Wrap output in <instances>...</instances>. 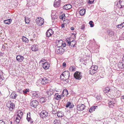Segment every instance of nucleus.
<instances>
[{
    "instance_id": "obj_1",
    "label": "nucleus",
    "mask_w": 124,
    "mask_h": 124,
    "mask_svg": "<svg viewBox=\"0 0 124 124\" xmlns=\"http://www.w3.org/2000/svg\"><path fill=\"white\" fill-rule=\"evenodd\" d=\"M40 80L41 84L45 85L47 83H49L50 81V79L48 78V77H46L40 78Z\"/></svg>"
},
{
    "instance_id": "obj_2",
    "label": "nucleus",
    "mask_w": 124,
    "mask_h": 124,
    "mask_svg": "<svg viewBox=\"0 0 124 124\" xmlns=\"http://www.w3.org/2000/svg\"><path fill=\"white\" fill-rule=\"evenodd\" d=\"M6 106L7 107L9 108L10 110H12L15 107L14 104L11 101H8L7 102Z\"/></svg>"
},
{
    "instance_id": "obj_3",
    "label": "nucleus",
    "mask_w": 124,
    "mask_h": 124,
    "mask_svg": "<svg viewBox=\"0 0 124 124\" xmlns=\"http://www.w3.org/2000/svg\"><path fill=\"white\" fill-rule=\"evenodd\" d=\"M37 24L39 26H41L44 23V19L41 17H38L36 20Z\"/></svg>"
},
{
    "instance_id": "obj_4",
    "label": "nucleus",
    "mask_w": 124,
    "mask_h": 124,
    "mask_svg": "<svg viewBox=\"0 0 124 124\" xmlns=\"http://www.w3.org/2000/svg\"><path fill=\"white\" fill-rule=\"evenodd\" d=\"M63 75L65 79H66V82L68 83L69 82L68 80L70 77V73L68 71H65L62 74V75Z\"/></svg>"
},
{
    "instance_id": "obj_5",
    "label": "nucleus",
    "mask_w": 124,
    "mask_h": 124,
    "mask_svg": "<svg viewBox=\"0 0 124 124\" xmlns=\"http://www.w3.org/2000/svg\"><path fill=\"white\" fill-rule=\"evenodd\" d=\"M74 77L76 79L80 80L82 78V75L81 72L79 71H76L74 74Z\"/></svg>"
},
{
    "instance_id": "obj_6",
    "label": "nucleus",
    "mask_w": 124,
    "mask_h": 124,
    "mask_svg": "<svg viewBox=\"0 0 124 124\" xmlns=\"http://www.w3.org/2000/svg\"><path fill=\"white\" fill-rule=\"evenodd\" d=\"M40 117L44 119L48 116V114L47 112L45 110H43L40 113Z\"/></svg>"
},
{
    "instance_id": "obj_7",
    "label": "nucleus",
    "mask_w": 124,
    "mask_h": 124,
    "mask_svg": "<svg viewBox=\"0 0 124 124\" xmlns=\"http://www.w3.org/2000/svg\"><path fill=\"white\" fill-rule=\"evenodd\" d=\"M85 106L83 104H79L77 106V109L79 111H82L85 109Z\"/></svg>"
},
{
    "instance_id": "obj_8",
    "label": "nucleus",
    "mask_w": 124,
    "mask_h": 124,
    "mask_svg": "<svg viewBox=\"0 0 124 124\" xmlns=\"http://www.w3.org/2000/svg\"><path fill=\"white\" fill-rule=\"evenodd\" d=\"M116 102V101L114 99H112V101H109L108 103L109 107H113L114 106V105L115 104Z\"/></svg>"
},
{
    "instance_id": "obj_9",
    "label": "nucleus",
    "mask_w": 124,
    "mask_h": 124,
    "mask_svg": "<svg viewBox=\"0 0 124 124\" xmlns=\"http://www.w3.org/2000/svg\"><path fill=\"white\" fill-rule=\"evenodd\" d=\"M39 102L38 101L36 100H34L33 101L31 102L30 105L31 106L36 108Z\"/></svg>"
},
{
    "instance_id": "obj_10",
    "label": "nucleus",
    "mask_w": 124,
    "mask_h": 124,
    "mask_svg": "<svg viewBox=\"0 0 124 124\" xmlns=\"http://www.w3.org/2000/svg\"><path fill=\"white\" fill-rule=\"evenodd\" d=\"M53 34V31L52 29H50L47 31L46 33V35L47 37H49L51 36Z\"/></svg>"
},
{
    "instance_id": "obj_11",
    "label": "nucleus",
    "mask_w": 124,
    "mask_h": 124,
    "mask_svg": "<svg viewBox=\"0 0 124 124\" xmlns=\"http://www.w3.org/2000/svg\"><path fill=\"white\" fill-rule=\"evenodd\" d=\"M76 44V42L75 41L73 40L70 42H68V46H69L70 48H72L74 47Z\"/></svg>"
},
{
    "instance_id": "obj_12",
    "label": "nucleus",
    "mask_w": 124,
    "mask_h": 124,
    "mask_svg": "<svg viewBox=\"0 0 124 124\" xmlns=\"http://www.w3.org/2000/svg\"><path fill=\"white\" fill-rule=\"evenodd\" d=\"M61 2L60 0H55L54 4V7L56 8L59 7L60 6Z\"/></svg>"
},
{
    "instance_id": "obj_13",
    "label": "nucleus",
    "mask_w": 124,
    "mask_h": 124,
    "mask_svg": "<svg viewBox=\"0 0 124 124\" xmlns=\"http://www.w3.org/2000/svg\"><path fill=\"white\" fill-rule=\"evenodd\" d=\"M72 6L70 4H66L63 7V9L64 10H68L71 8Z\"/></svg>"
},
{
    "instance_id": "obj_14",
    "label": "nucleus",
    "mask_w": 124,
    "mask_h": 124,
    "mask_svg": "<svg viewBox=\"0 0 124 124\" xmlns=\"http://www.w3.org/2000/svg\"><path fill=\"white\" fill-rule=\"evenodd\" d=\"M32 50L34 51H38V46L36 44H34L32 45L31 48Z\"/></svg>"
},
{
    "instance_id": "obj_15",
    "label": "nucleus",
    "mask_w": 124,
    "mask_h": 124,
    "mask_svg": "<svg viewBox=\"0 0 124 124\" xmlns=\"http://www.w3.org/2000/svg\"><path fill=\"white\" fill-rule=\"evenodd\" d=\"M24 58L23 56H21L20 55H17L16 57V60L20 62H22Z\"/></svg>"
},
{
    "instance_id": "obj_16",
    "label": "nucleus",
    "mask_w": 124,
    "mask_h": 124,
    "mask_svg": "<svg viewBox=\"0 0 124 124\" xmlns=\"http://www.w3.org/2000/svg\"><path fill=\"white\" fill-rule=\"evenodd\" d=\"M43 67L45 69H47L49 68L50 66L49 63L47 62H46L43 64Z\"/></svg>"
},
{
    "instance_id": "obj_17",
    "label": "nucleus",
    "mask_w": 124,
    "mask_h": 124,
    "mask_svg": "<svg viewBox=\"0 0 124 124\" xmlns=\"http://www.w3.org/2000/svg\"><path fill=\"white\" fill-rule=\"evenodd\" d=\"M56 97L55 99L57 100H59L61 99V98L63 97V95H59L58 93H55L54 95Z\"/></svg>"
},
{
    "instance_id": "obj_18",
    "label": "nucleus",
    "mask_w": 124,
    "mask_h": 124,
    "mask_svg": "<svg viewBox=\"0 0 124 124\" xmlns=\"http://www.w3.org/2000/svg\"><path fill=\"white\" fill-rule=\"evenodd\" d=\"M64 51V49L62 48H60L58 49L56 51L57 54H63Z\"/></svg>"
},
{
    "instance_id": "obj_19",
    "label": "nucleus",
    "mask_w": 124,
    "mask_h": 124,
    "mask_svg": "<svg viewBox=\"0 0 124 124\" xmlns=\"http://www.w3.org/2000/svg\"><path fill=\"white\" fill-rule=\"evenodd\" d=\"M54 92L52 90H48L46 92V94L48 95V97L50 96L51 95L54 94Z\"/></svg>"
},
{
    "instance_id": "obj_20",
    "label": "nucleus",
    "mask_w": 124,
    "mask_h": 124,
    "mask_svg": "<svg viewBox=\"0 0 124 124\" xmlns=\"http://www.w3.org/2000/svg\"><path fill=\"white\" fill-rule=\"evenodd\" d=\"M16 116V122L18 124L19 123L20 119H21L22 116L18 113L17 114Z\"/></svg>"
},
{
    "instance_id": "obj_21",
    "label": "nucleus",
    "mask_w": 124,
    "mask_h": 124,
    "mask_svg": "<svg viewBox=\"0 0 124 124\" xmlns=\"http://www.w3.org/2000/svg\"><path fill=\"white\" fill-rule=\"evenodd\" d=\"M107 33L108 35L109 36H112L114 35V32L111 30H108L107 31Z\"/></svg>"
},
{
    "instance_id": "obj_22",
    "label": "nucleus",
    "mask_w": 124,
    "mask_h": 124,
    "mask_svg": "<svg viewBox=\"0 0 124 124\" xmlns=\"http://www.w3.org/2000/svg\"><path fill=\"white\" fill-rule=\"evenodd\" d=\"M12 21V20L10 18L7 20H5L4 21V23L6 24H9L11 23Z\"/></svg>"
},
{
    "instance_id": "obj_23",
    "label": "nucleus",
    "mask_w": 124,
    "mask_h": 124,
    "mask_svg": "<svg viewBox=\"0 0 124 124\" xmlns=\"http://www.w3.org/2000/svg\"><path fill=\"white\" fill-rule=\"evenodd\" d=\"M3 73L2 71L0 70V83L4 79V78L3 76Z\"/></svg>"
},
{
    "instance_id": "obj_24",
    "label": "nucleus",
    "mask_w": 124,
    "mask_h": 124,
    "mask_svg": "<svg viewBox=\"0 0 124 124\" xmlns=\"http://www.w3.org/2000/svg\"><path fill=\"white\" fill-rule=\"evenodd\" d=\"M96 72L94 71L93 67H91L89 69V73L90 74L92 75H93Z\"/></svg>"
},
{
    "instance_id": "obj_25",
    "label": "nucleus",
    "mask_w": 124,
    "mask_h": 124,
    "mask_svg": "<svg viewBox=\"0 0 124 124\" xmlns=\"http://www.w3.org/2000/svg\"><path fill=\"white\" fill-rule=\"evenodd\" d=\"M118 66L120 69H123L124 68V64L122 62H119L118 63Z\"/></svg>"
},
{
    "instance_id": "obj_26",
    "label": "nucleus",
    "mask_w": 124,
    "mask_h": 124,
    "mask_svg": "<svg viewBox=\"0 0 124 124\" xmlns=\"http://www.w3.org/2000/svg\"><path fill=\"white\" fill-rule=\"evenodd\" d=\"M26 118L27 120L29 122H30L31 123L33 122V120L31 118V117H30V115H29L28 114H27Z\"/></svg>"
},
{
    "instance_id": "obj_27",
    "label": "nucleus",
    "mask_w": 124,
    "mask_h": 124,
    "mask_svg": "<svg viewBox=\"0 0 124 124\" xmlns=\"http://www.w3.org/2000/svg\"><path fill=\"white\" fill-rule=\"evenodd\" d=\"M57 116L59 117H62L64 115V113L62 112L61 111H59L57 112Z\"/></svg>"
},
{
    "instance_id": "obj_28",
    "label": "nucleus",
    "mask_w": 124,
    "mask_h": 124,
    "mask_svg": "<svg viewBox=\"0 0 124 124\" xmlns=\"http://www.w3.org/2000/svg\"><path fill=\"white\" fill-rule=\"evenodd\" d=\"M17 95L16 94L14 93H12L10 95V97L11 98L13 99H16V97L17 96Z\"/></svg>"
},
{
    "instance_id": "obj_29",
    "label": "nucleus",
    "mask_w": 124,
    "mask_h": 124,
    "mask_svg": "<svg viewBox=\"0 0 124 124\" xmlns=\"http://www.w3.org/2000/svg\"><path fill=\"white\" fill-rule=\"evenodd\" d=\"M85 9H83L79 11V13L80 14L81 16H83L84 15L85 13Z\"/></svg>"
},
{
    "instance_id": "obj_30",
    "label": "nucleus",
    "mask_w": 124,
    "mask_h": 124,
    "mask_svg": "<svg viewBox=\"0 0 124 124\" xmlns=\"http://www.w3.org/2000/svg\"><path fill=\"white\" fill-rule=\"evenodd\" d=\"M22 40L23 42L26 43H28L29 41L27 38L24 36L23 37Z\"/></svg>"
},
{
    "instance_id": "obj_31",
    "label": "nucleus",
    "mask_w": 124,
    "mask_h": 124,
    "mask_svg": "<svg viewBox=\"0 0 124 124\" xmlns=\"http://www.w3.org/2000/svg\"><path fill=\"white\" fill-rule=\"evenodd\" d=\"M62 43H63V41L62 40H58L57 44V46L58 47H60L61 46H62Z\"/></svg>"
},
{
    "instance_id": "obj_32",
    "label": "nucleus",
    "mask_w": 124,
    "mask_h": 124,
    "mask_svg": "<svg viewBox=\"0 0 124 124\" xmlns=\"http://www.w3.org/2000/svg\"><path fill=\"white\" fill-rule=\"evenodd\" d=\"M111 90L109 87H107L104 89V92L105 93H108Z\"/></svg>"
},
{
    "instance_id": "obj_33",
    "label": "nucleus",
    "mask_w": 124,
    "mask_h": 124,
    "mask_svg": "<svg viewBox=\"0 0 124 124\" xmlns=\"http://www.w3.org/2000/svg\"><path fill=\"white\" fill-rule=\"evenodd\" d=\"M66 16L64 14H62L61 16H59V18L60 19H62L63 21H65Z\"/></svg>"
},
{
    "instance_id": "obj_34",
    "label": "nucleus",
    "mask_w": 124,
    "mask_h": 124,
    "mask_svg": "<svg viewBox=\"0 0 124 124\" xmlns=\"http://www.w3.org/2000/svg\"><path fill=\"white\" fill-rule=\"evenodd\" d=\"M119 3L121 7H120V8H122V7L124 6V0H120L119 1Z\"/></svg>"
},
{
    "instance_id": "obj_35",
    "label": "nucleus",
    "mask_w": 124,
    "mask_h": 124,
    "mask_svg": "<svg viewBox=\"0 0 124 124\" xmlns=\"http://www.w3.org/2000/svg\"><path fill=\"white\" fill-rule=\"evenodd\" d=\"M53 123L54 124H61L60 121L59 120L55 119L54 120Z\"/></svg>"
},
{
    "instance_id": "obj_36",
    "label": "nucleus",
    "mask_w": 124,
    "mask_h": 124,
    "mask_svg": "<svg viewBox=\"0 0 124 124\" xmlns=\"http://www.w3.org/2000/svg\"><path fill=\"white\" fill-rule=\"evenodd\" d=\"M39 101L41 103H43L46 102L45 98L42 97L41 98L39 99Z\"/></svg>"
},
{
    "instance_id": "obj_37",
    "label": "nucleus",
    "mask_w": 124,
    "mask_h": 124,
    "mask_svg": "<svg viewBox=\"0 0 124 124\" xmlns=\"http://www.w3.org/2000/svg\"><path fill=\"white\" fill-rule=\"evenodd\" d=\"M62 94H64L65 95H68V93L67 90L66 89H64L62 92Z\"/></svg>"
},
{
    "instance_id": "obj_38",
    "label": "nucleus",
    "mask_w": 124,
    "mask_h": 124,
    "mask_svg": "<svg viewBox=\"0 0 124 124\" xmlns=\"http://www.w3.org/2000/svg\"><path fill=\"white\" fill-rule=\"evenodd\" d=\"M33 96L35 97L36 98H38L39 97V95L37 92H35L32 94Z\"/></svg>"
},
{
    "instance_id": "obj_39",
    "label": "nucleus",
    "mask_w": 124,
    "mask_h": 124,
    "mask_svg": "<svg viewBox=\"0 0 124 124\" xmlns=\"http://www.w3.org/2000/svg\"><path fill=\"white\" fill-rule=\"evenodd\" d=\"M75 67L74 66H71L69 68V70L70 71H73L75 70Z\"/></svg>"
},
{
    "instance_id": "obj_40",
    "label": "nucleus",
    "mask_w": 124,
    "mask_h": 124,
    "mask_svg": "<svg viewBox=\"0 0 124 124\" xmlns=\"http://www.w3.org/2000/svg\"><path fill=\"white\" fill-rule=\"evenodd\" d=\"M63 76V75H62V74L60 76V79L61 80H62L63 81H66V79H65Z\"/></svg>"
},
{
    "instance_id": "obj_41",
    "label": "nucleus",
    "mask_w": 124,
    "mask_h": 124,
    "mask_svg": "<svg viewBox=\"0 0 124 124\" xmlns=\"http://www.w3.org/2000/svg\"><path fill=\"white\" fill-rule=\"evenodd\" d=\"M91 67H93V69L94 70V71L96 72H97V70L98 69V66H97L95 65L94 66H92Z\"/></svg>"
},
{
    "instance_id": "obj_42",
    "label": "nucleus",
    "mask_w": 124,
    "mask_h": 124,
    "mask_svg": "<svg viewBox=\"0 0 124 124\" xmlns=\"http://www.w3.org/2000/svg\"><path fill=\"white\" fill-rule=\"evenodd\" d=\"M29 90L28 89H26L25 90H24L23 91V93L24 94L27 93V92H29Z\"/></svg>"
},
{
    "instance_id": "obj_43",
    "label": "nucleus",
    "mask_w": 124,
    "mask_h": 124,
    "mask_svg": "<svg viewBox=\"0 0 124 124\" xmlns=\"http://www.w3.org/2000/svg\"><path fill=\"white\" fill-rule=\"evenodd\" d=\"M116 27L119 28H121L124 27V25H123V23H121L120 24L118 25Z\"/></svg>"
},
{
    "instance_id": "obj_44",
    "label": "nucleus",
    "mask_w": 124,
    "mask_h": 124,
    "mask_svg": "<svg viewBox=\"0 0 124 124\" xmlns=\"http://www.w3.org/2000/svg\"><path fill=\"white\" fill-rule=\"evenodd\" d=\"M93 22L92 21H91L89 22V23L90 25V27H93L94 26V24H93Z\"/></svg>"
},
{
    "instance_id": "obj_45",
    "label": "nucleus",
    "mask_w": 124,
    "mask_h": 124,
    "mask_svg": "<svg viewBox=\"0 0 124 124\" xmlns=\"http://www.w3.org/2000/svg\"><path fill=\"white\" fill-rule=\"evenodd\" d=\"M71 103L70 102H67L66 104V108H68L69 106H70L71 105Z\"/></svg>"
},
{
    "instance_id": "obj_46",
    "label": "nucleus",
    "mask_w": 124,
    "mask_h": 124,
    "mask_svg": "<svg viewBox=\"0 0 124 124\" xmlns=\"http://www.w3.org/2000/svg\"><path fill=\"white\" fill-rule=\"evenodd\" d=\"M17 113L22 117L23 115V112L21 110H18L17 112Z\"/></svg>"
},
{
    "instance_id": "obj_47",
    "label": "nucleus",
    "mask_w": 124,
    "mask_h": 124,
    "mask_svg": "<svg viewBox=\"0 0 124 124\" xmlns=\"http://www.w3.org/2000/svg\"><path fill=\"white\" fill-rule=\"evenodd\" d=\"M25 23H28L30 22V20L28 18H25Z\"/></svg>"
},
{
    "instance_id": "obj_48",
    "label": "nucleus",
    "mask_w": 124,
    "mask_h": 124,
    "mask_svg": "<svg viewBox=\"0 0 124 124\" xmlns=\"http://www.w3.org/2000/svg\"><path fill=\"white\" fill-rule=\"evenodd\" d=\"M97 107V106H94L91 107V108H92V109H91L93 111H94L95 110V109Z\"/></svg>"
},
{
    "instance_id": "obj_49",
    "label": "nucleus",
    "mask_w": 124,
    "mask_h": 124,
    "mask_svg": "<svg viewBox=\"0 0 124 124\" xmlns=\"http://www.w3.org/2000/svg\"><path fill=\"white\" fill-rule=\"evenodd\" d=\"M94 0H89L88 2L89 4H91L93 3Z\"/></svg>"
},
{
    "instance_id": "obj_50",
    "label": "nucleus",
    "mask_w": 124,
    "mask_h": 124,
    "mask_svg": "<svg viewBox=\"0 0 124 124\" xmlns=\"http://www.w3.org/2000/svg\"><path fill=\"white\" fill-rule=\"evenodd\" d=\"M52 113L53 114H55L57 113V112L56 110H53L52 111Z\"/></svg>"
},
{
    "instance_id": "obj_51",
    "label": "nucleus",
    "mask_w": 124,
    "mask_h": 124,
    "mask_svg": "<svg viewBox=\"0 0 124 124\" xmlns=\"http://www.w3.org/2000/svg\"><path fill=\"white\" fill-rule=\"evenodd\" d=\"M85 28V25L84 24L82 25L80 29L81 30H83Z\"/></svg>"
},
{
    "instance_id": "obj_52",
    "label": "nucleus",
    "mask_w": 124,
    "mask_h": 124,
    "mask_svg": "<svg viewBox=\"0 0 124 124\" xmlns=\"http://www.w3.org/2000/svg\"><path fill=\"white\" fill-rule=\"evenodd\" d=\"M121 101L122 102H124V96H122L121 97Z\"/></svg>"
},
{
    "instance_id": "obj_53",
    "label": "nucleus",
    "mask_w": 124,
    "mask_h": 124,
    "mask_svg": "<svg viewBox=\"0 0 124 124\" xmlns=\"http://www.w3.org/2000/svg\"><path fill=\"white\" fill-rule=\"evenodd\" d=\"M0 124H5V123L2 120H0Z\"/></svg>"
},
{
    "instance_id": "obj_54",
    "label": "nucleus",
    "mask_w": 124,
    "mask_h": 124,
    "mask_svg": "<svg viewBox=\"0 0 124 124\" xmlns=\"http://www.w3.org/2000/svg\"><path fill=\"white\" fill-rule=\"evenodd\" d=\"M63 66V67H65L66 66V63L65 62H64L62 64Z\"/></svg>"
},
{
    "instance_id": "obj_55",
    "label": "nucleus",
    "mask_w": 124,
    "mask_h": 124,
    "mask_svg": "<svg viewBox=\"0 0 124 124\" xmlns=\"http://www.w3.org/2000/svg\"><path fill=\"white\" fill-rule=\"evenodd\" d=\"M66 45V44L65 43H62V46L63 47H64Z\"/></svg>"
},
{
    "instance_id": "obj_56",
    "label": "nucleus",
    "mask_w": 124,
    "mask_h": 124,
    "mask_svg": "<svg viewBox=\"0 0 124 124\" xmlns=\"http://www.w3.org/2000/svg\"><path fill=\"white\" fill-rule=\"evenodd\" d=\"M70 40L68 39H66V42H67V45L68 46V42H70L71 41H69Z\"/></svg>"
},
{
    "instance_id": "obj_57",
    "label": "nucleus",
    "mask_w": 124,
    "mask_h": 124,
    "mask_svg": "<svg viewBox=\"0 0 124 124\" xmlns=\"http://www.w3.org/2000/svg\"><path fill=\"white\" fill-rule=\"evenodd\" d=\"M74 105L73 104L70 105V108H72L74 107Z\"/></svg>"
},
{
    "instance_id": "obj_58",
    "label": "nucleus",
    "mask_w": 124,
    "mask_h": 124,
    "mask_svg": "<svg viewBox=\"0 0 124 124\" xmlns=\"http://www.w3.org/2000/svg\"><path fill=\"white\" fill-rule=\"evenodd\" d=\"M61 27L62 28H63L64 27V24H62L61 25Z\"/></svg>"
},
{
    "instance_id": "obj_59",
    "label": "nucleus",
    "mask_w": 124,
    "mask_h": 124,
    "mask_svg": "<svg viewBox=\"0 0 124 124\" xmlns=\"http://www.w3.org/2000/svg\"><path fill=\"white\" fill-rule=\"evenodd\" d=\"M91 109H92V108H90L89 110V111L91 113L93 111Z\"/></svg>"
},
{
    "instance_id": "obj_60",
    "label": "nucleus",
    "mask_w": 124,
    "mask_h": 124,
    "mask_svg": "<svg viewBox=\"0 0 124 124\" xmlns=\"http://www.w3.org/2000/svg\"><path fill=\"white\" fill-rule=\"evenodd\" d=\"M70 29L72 30H74V28L73 27H72L70 28Z\"/></svg>"
},
{
    "instance_id": "obj_61",
    "label": "nucleus",
    "mask_w": 124,
    "mask_h": 124,
    "mask_svg": "<svg viewBox=\"0 0 124 124\" xmlns=\"http://www.w3.org/2000/svg\"><path fill=\"white\" fill-rule=\"evenodd\" d=\"M96 98H97V100H100V98H99V96H97V97H96Z\"/></svg>"
},
{
    "instance_id": "obj_62",
    "label": "nucleus",
    "mask_w": 124,
    "mask_h": 124,
    "mask_svg": "<svg viewBox=\"0 0 124 124\" xmlns=\"http://www.w3.org/2000/svg\"><path fill=\"white\" fill-rule=\"evenodd\" d=\"M5 46L4 45H3L2 46V48H5Z\"/></svg>"
},
{
    "instance_id": "obj_63",
    "label": "nucleus",
    "mask_w": 124,
    "mask_h": 124,
    "mask_svg": "<svg viewBox=\"0 0 124 124\" xmlns=\"http://www.w3.org/2000/svg\"><path fill=\"white\" fill-rule=\"evenodd\" d=\"M122 37L123 38V39L124 40V35H122Z\"/></svg>"
},
{
    "instance_id": "obj_64",
    "label": "nucleus",
    "mask_w": 124,
    "mask_h": 124,
    "mask_svg": "<svg viewBox=\"0 0 124 124\" xmlns=\"http://www.w3.org/2000/svg\"><path fill=\"white\" fill-rule=\"evenodd\" d=\"M123 23V25H124V22L123 23Z\"/></svg>"
}]
</instances>
